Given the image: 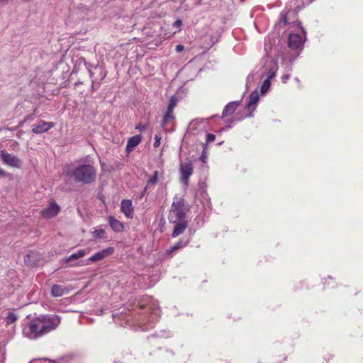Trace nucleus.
I'll list each match as a JSON object with an SVG mask.
<instances>
[{"label": "nucleus", "mask_w": 363, "mask_h": 363, "mask_svg": "<svg viewBox=\"0 0 363 363\" xmlns=\"http://www.w3.org/2000/svg\"><path fill=\"white\" fill-rule=\"evenodd\" d=\"M114 252V248L112 247H108L106 249H104L89 258V261L91 262H96L101 261L106 257L111 255Z\"/></svg>", "instance_id": "1a4fd4ad"}, {"label": "nucleus", "mask_w": 363, "mask_h": 363, "mask_svg": "<svg viewBox=\"0 0 363 363\" xmlns=\"http://www.w3.org/2000/svg\"><path fill=\"white\" fill-rule=\"evenodd\" d=\"M7 175L6 171L0 168V178H4Z\"/></svg>", "instance_id": "7c9ffc66"}, {"label": "nucleus", "mask_w": 363, "mask_h": 363, "mask_svg": "<svg viewBox=\"0 0 363 363\" xmlns=\"http://www.w3.org/2000/svg\"><path fill=\"white\" fill-rule=\"evenodd\" d=\"M239 106V103L238 101H232L228 103L224 108L222 116L223 117H227L231 116L234 113L238 106Z\"/></svg>", "instance_id": "dca6fc26"}, {"label": "nucleus", "mask_w": 363, "mask_h": 363, "mask_svg": "<svg viewBox=\"0 0 363 363\" xmlns=\"http://www.w3.org/2000/svg\"><path fill=\"white\" fill-rule=\"evenodd\" d=\"M275 75H276V71L272 69H270L268 72L267 78L271 80L272 79H273L275 77Z\"/></svg>", "instance_id": "cd10ccee"}, {"label": "nucleus", "mask_w": 363, "mask_h": 363, "mask_svg": "<svg viewBox=\"0 0 363 363\" xmlns=\"http://www.w3.org/2000/svg\"><path fill=\"white\" fill-rule=\"evenodd\" d=\"M158 175H159V172L158 171H155L152 177L150 178L147 182V184H146V186L145 188V190H146L147 188H149L150 186H155L157 184V183L158 182Z\"/></svg>", "instance_id": "412c9836"}, {"label": "nucleus", "mask_w": 363, "mask_h": 363, "mask_svg": "<svg viewBox=\"0 0 363 363\" xmlns=\"http://www.w3.org/2000/svg\"><path fill=\"white\" fill-rule=\"evenodd\" d=\"M296 23H298V12L294 10H289L281 12L278 25L281 27H284L286 25L295 24ZM298 24H300L299 22Z\"/></svg>", "instance_id": "39448f33"}, {"label": "nucleus", "mask_w": 363, "mask_h": 363, "mask_svg": "<svg viewBox=\"0 0 363 363\" xmlns=\"http://www.w3.org/2000/svg\"><path fill=\"white\" fill-rule=\"evenodd\" d=\"M86 255V250L84 249H82V250H78L77 252L72 253L69 257H65V262H69L72 261V259H77L82 258V257H84Z\"/></svg>", "instance_id": "aec40b11"}, {"label": "nucleus", "mask_w": 363, "mask_h": 363, "mask_svg": "<svg viewBox=\"0 0 363 363\" xmlns=\"http://www.w3.org/2000/svg\"><path fill=\"white\" fill-rule=\"evenodd\" d=\"M288 40L289 47L291 49L299 48L303 45L302 38L299 34H289Z\"/></svg>", "instance_id": "ddd939ff"}, {"label": "nucleus", "mask_w": 363, "mask_h": 363, "mask_svg": "<svg viewBox=\"0 0 363 363\" xmlns=\"http://www.w3.org/2000/svg\"><path fill=\"white\" fill-rule=\"evenodd\" d=\"M55 126L52 122H45L40 121L39 124L32 128V132L35 134H41L48 131L50 129Z\"/></svg>", "instance_id": "f8f14e48"}, {"label": "nucleus", "mask_w": 363, "mask_h": 363, "mask_svg": "<svg viewBox=\"0 0 363 363\" xmlns=\"http://www.w3.org/2000/svg\"><path fill=\"white\" fill-rule=\"evenodd\" d=\"M259 99V94L257 91L252 92L249 96L247 108L249 110H255V106Z\"/></svg>", "instance_id": "6ab92c4d"}, {"label": "nucleus", "mask_w": 363, "mask_h": 363, "mask_svg": "<svg viewBox=\"0 0 363 363\" xmlns=\"http://www.w3.org/2000/svg\"><path fill=\"white\" fill-rule=\"evenodd\" d=\"M67 175L73 178L76 182L86 184L95 181L96 171L92 165L82 164L67 172Z\"/></svg>", "instance_id": "f03ea898"}, {"label": "nucleus", "mask_w": 363, "mask_h": 363, "mask_svg": "<svg viewBox=\"0 0 363 363\" xmlns=\"http://www.w3.org/2000/svg\"><path fill=\"white\" fill-rule=\"evenodd\" d=\"M177 103L178 99L177 96L175 95L172 96L162 120V126L164 129L167 128L169 125L174 124L176 117L174 113V109L177 106Z\"/></svg>", "instance_id": "20e7f679"}, {"label": "nucleus", "mask_w": 363, "mask_h": 363, "mask_svg": "<svg viewBox=\"0 0 363 363\" xmlns=\"http://www.w3.org/2000/svg\"><path fill=\"white\" fill-rule=\"evenodd\" d=\"M270 85H271L270 79H269L267 78V79H265L264 81V82L262 84V86L261 87L262 93H265L269 89V88L270 87Z\"/></svg>", "instance_id": "4be33fe9"}, {"label": "nucleus", "mask_w": 363, "mask_h": 363, "mask_svg": "<svg viewBox=\"0 0 363 363\" xmlns=\"http://www.w3.org/2000/svg\"><path fill=\"white\" fill-rule=\"evenodd\" d=\"M60 206L55 200H52L47 208L41 211V216L44 218H52L55 217L60 211Z\"/></svg>", "instance_id": "0eeeda50"}, {"label": "nucleus", "mask_w": 363, "mask_h": 363, "mask_svg": "<svg viewBox=\"0 0 363 363\" xmlns=\"http://www.w3.org/2000/svg\"><path fill=\"white\" fill-rule=\"evenodd\" d=\"M135 129L139 130L140 132H144L147 129L145 125L142 124L141 123L136 125Z\"/></svg>", "instance_id": "a878e982"}, {"label": "nucleus", "mask_w": 363, "mask_h": 363, "mask_svg": "<svg viewBox=\"0 0 363 363\" xmlns=\"http://www.w3.org/2000/svg\"><path fill=\"white\" fill-rule=\"evenodd\" d=\"M288 78H289V77L286 76V75L283 77V78H282L283 79V82H285V79H287Z\"/></svg>", "instance_id": "2f4dec72"}, {"label": "nucleus", "mask_w": 363, "mask_h": 363, "mask_svg": "<svg viewBox=\"0 0 363 363\" xmlns=\"http://www.w3.org/2000/svg\"><path fill=\"white\" fill-rule=\"evenodd\" d=\"M180 180L184 184H187L189 177L193 173V166L191 162H185L180 165Z\"/></svg>", "instance_id": "6e6552de"}, {"label": "nucleus", "mask_w": 363, "mask_h": 363, "mask_svg": "<svg viewBox=\"0 0 363 363\" xmlns=\"http://www.w3.org/2000/svg\"><path fill=\"white\" fill-rule=\"evenodd\" d=\"M170 223L175 224L174 228L172 234V236L173 238H177V236L182 234L186 229L188 225V221L186 220V219H181V220H178V222Z\"/></svg>", "instance_id": "9b49d317"}, {"label": "nucleus", "mask_w": 363, "mask_h": 363, "mask_svg": "<svg viewBox=\"0 0 363 363\" xmlns=\"http://www.w3.org/2000/svg\"><path fill=\"white\" fill-rule=\"evenodd\" d=\"M0 155L2 160V162L4 164L10 166L11 167L15 168H20L21 166V160L18 158L16 156L6 152L5 151L2 150L0 152Z\"/></svg>", "instance_id": "423d86ee"}, {"label": "nucleus", "mask_w": 363, "mask_h": 363, "mask_svg": "<svg viewBox=\"0 0 363 363\" xmlns=\"http://www.w3.org/2000/svg\"><path fill=\"white\" fill-rule=\"evenodd\" d=\"M49 363H57V362L56 361H55V360H51V361H50Z\"/></svg>", "instance_id": "473e14b6"}, {"label": "nucleus", "mask_w": 363, "mask_h": 363, "mask_svg": "<svg viewBox=\"0 0 363 363\" xmlns=\"http://www.w3.org/2000/svg\"><path fill=\"white\" fill-rule=\"evenodd\" d=\"M67 290L65 286L60 284H54L51 288V295L53 297L62 296L64 294L67 293Z\"/></svg>", "instance_id": "f3484780"}, {"label": "nucleus", "mask_w": 363, "mask_h": 363, "mask_svg": "<svg viewBox=\"0 0 363 363\" xmlns=\"http://www.w3.org/2000/svg\"><path fill=\"white\" fill-rule=\"evenodd\" d=\"M60 323V318L57 315H41L30 320L23 333L26 337L35 340L57 328Z\"/></svg>", "instance_id": "f257e3e1"}, {"label": "nucleus", "mask_w": 363, "mask_h": 363, "mask_svg": "<svg viewBox=\"0 0 363 363\" xmlns=\"http://www.w3.org/2000/svg\"><path fill=\"white\" fill-rule=\"evenodd\" d=\"M184 46L182 44H179L176 46L177 52H181V51L184 50Z\"/></svg>", "instance_id": "c756f323"}, {"label": "nucleus", "mask_w": 363, "mask_h": 363, "mask_svg": "<svg viewBox=\"0 0 363 363\" xmlns=\"http://www.w3.org/2000/svg\"><path fill=\"white\" fill-rule=\"evenodd\" d=\"M142 136L140 135H134L128 140L125 150L127 152H130L134 147L138 146L142 141Z\"/></svg>", "instance_id": "4468645a"}, {"label": "nucleus", "mask_w": 363, "mask_h": 363, "mask_svg": "<svg viewBox=\"0 0 363 363\" xmlns=\"http://www.w3.org/2000/svg\"><path fill=\"white\" fill-rule=\"evenodd\" d=\"M160 137L157 135H155V142H154V144H153V146L155 147H157L160 145Z\"/></svg>", "instance_id": "bb28decb"}, {"label": "nucleus", "mask_w": 363, "mask_h": 363, "mask_svg": "<svg viewBox=\"0 0 363 363\" xmlns=\"http://www.w3.org/2000/svg\"><path fill=\"white\" fill-rule=\"evenodd\" d=\"M108 220L111 229L117 233H121L124 229V225L120 220L116 219L114 216H110Z\"/></svg>", "instance_id": "2eb2a0df"}, {"label": "nucleus", "mask_w": 363, "mask_h": 363, "mask_svg": "<svg viewBox=\"0 0 363 363\" xmlns=\"http://www.w3.org/2000/svg\"><path fill=\"white\" fill-rule=\"evenodd\" d=\"M104 234H105V230L104 229H102V228L96 229L93 232V235L96 238H104Z\"/></svg>", "instance_id": "5701e85b"}, {"label": "nucleus", "mask_w": 363, "mask_h": 363, "mask_svg": "<svg viewBox=\"0 0 363 363\" xmlns=\"http://www.w3.org/2000/svg\"><path fill=\"white\" fill-rule=\"evenodd\" d=\"M189 210L188 204L184 198L174 196L168 213L169 222H178L181 219H185Z\"/></svg>", "instance_id": "7ed1b4c3"}, {"label": "nucleus", "mask_w": 363, "mask_h": 363, "mask_svg": "<svg viewBox=\"0 0 363 363\" xmlns=\"http://www.w3.org/2000/svg\"><path fill=\"white\" fill-rule=\"evenodd\" d=\"M121 211L128 218H133L134 216V208L132 201L130 199H123L121 203Z\"/></svg>", "instance_id": "9d476101"}, {"label": "nucleus", "mask_w": 363, "mask_h": 363, "mask_svg": "<svg viewBox=\"0 0 363 363\" xmlns=\"http://www.w3.org/2000/svg\"><path fill=\"white\" fill-rule=\"evenodd\" d=\"M182 20H179V19L175 21L174 23V26L177 27V28H180L182 26Z\"/></svg>", "instance_id": "c85d7f7f"}, {"label": "nucleus", "mask_w": 363, "mask_h": 363, "mask_svg": "<svg viewBox=\"0 0 363 363\" xmlns=\"http://www.w3.org/2000/svg\"><path fill=\"white\" fill-rule=\"evenodd\" d=\"M6 318L7 323H12L17 320V316L13 313L10 312Z\"/></svg>", "instance_id": "b1692460"}, {"label": "nucleus", "mask_w": 363, "mask_h": 363, "mask_svg": "<svg viewBox=\"0 0 363 363\" xmlns=\"http://www.w3.org/2000/svg\"><path fill=\"white\" fill-rule=\"evenodd\" d=\"M188 243H189L188 241L179 240V242L175 243L172 247L168 249L166 252V254L170 257H172V254L174 252L179 250V249H181L182 247L187 246Z\"/></svg>", "instance_id": "a211bd4d"}, {"label": "nucleus", "mask_w": 363, "mask_h": 363, "mask_svg": "<svg viewBox=\"0 0 363 363\" xmlns=\"http://www.w3.org/2000/svg\"><path fill=\"white\" fill-rule=\"evenodd\" d=\"M216 140V136L213 134L208 133L206 135V143H210L213 142Z\"/></svg>", "instance_id": "393cba45"}]
</instances>
